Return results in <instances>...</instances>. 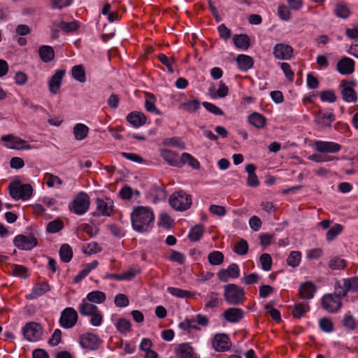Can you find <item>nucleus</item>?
I'll return each mask as SVG.
<instances>
[{"mask_svg":"<svg viewBox=\"0 0 358 358\" xmlns=\"http://www.w3.org/2000/svg\"><path fill=\"white\" fill-rule=\"evenodd\" d=\"M134 229L138 232L148 231L153 226L155 215L152 209L147 206H136L131 214Z\"/></svg>","mask_w":358,"mask_h":358,"instance_id":"obj_1","label":"nucleus"},{"mask_svg":"<svg viewBox=\"0 0 358 358\" xmlns=\"http://www.w3.org/2000/svg\"><path fill=\"white\" fill-rule=\"evenodd\" d=\"M224 298L227 303L237 306L242 304L245 300L243 288L236 284H227L224 287Z\"/></svg>","mask_w":358,"mask_h":358,"instance_id":"obj_2","label":"nucleus"},{"mask_svg":"<svg viewBox=\"0 0 358 358\" xmlns=\"http://www.w3.org/2000/svg\"><path fill=\"white\" fill-rule=\"evenodd\" d=\"M339 289H335L333 294H326L321 299V305L322 308L331 313L338 312L342 307L341 298L343 294H338Z\"/></svg>","mask_w":358,"mask_h":358,"instance_id":"obj_3","label":"nucleus"},{"mask_svg":"<svg viewBox=\"0 0 358 358\" xmlns=\"http://www.w3.org/2000/svg\"><path fill=\"white\" fill-rule=\"evenodd\" d=\"M10 194L15 200H27L31 198L33 188L30 184H23L20 180L12 182L9 185Z\"/></svg>","mask_w":358,"mask_h":358,"instance_id":"obj_4","label":"nucleus"},{"mask_svg":"<svg viewBox=\"0 0 358 358\" xmlns=\"http://www.w3.org/2000/svg\"><path fill=\"white\" fill-rule=\"evenodd\" d=\"M169 203L176 210H186L189 209L192 205V196L187 194L183 190H179L171 195Z\"/></svg>","mask_w":358,"mask_h":358,"instance_id":"obj_5","label":"nucleus"},{"mask_svg":"<svg viewBox=\"0 0 358 358\" xmlns=\"http://www.w3.org/2000/svg\"><path fill=\"white\" fill-rule=\"evenodd\" d=\"M24 338L29 342L38 341L43 334V327L35 322H27L22 329Z\"/></svg>","mask_w":358,"mask_h":358,"instance_id":"obj_6","label":"nucleus"},{"mask_svg":"<svg viewBox=\"0 0 358 358\" xmlns=\"http://www.w3.org/2000/svg\"><path fill=\"white\" fill-rule=\"evenodd\" d=\"M89 206V196L86 193L81 192L73 199L72 205L70 206V210L77 215H83L87 211Z\"/></svg>","mask_w":358,"mask_h":358,"instance_id":"obj_7","label":"nucleus"},{"mask_svg":"<svg viewBox=\"0 0 358 358\" xmlns=\"http://www.w3.org/2000/svg\"><path fill=\"white\" fill-rule=\"evenodd\" d=\"M78 313L73 308H66L61 313L59 324L65 329H70L75 326L78 321Z\"/></svg>","mask_w":358,"mask_h":358,"instance_id":"obj_8","label":"nucleus"},{"mask_svg":"<svg viewBox=\"0 0 358 358\" xmlns=\"http://www.w3.org/2000/svg\"><path fill=\"white\" fill-rule=\"evenodd\" d=\"M1 141L8 143L6 146L10 149L17 150L31 149V145L26 141L13 134L3 136Z\"/></svg>","mask_w":358,"mask_h":358,"instance_id":"obj_9","label":"nucleus"},{"mask_svg":"<svg viewBox=\"0 0 358 358\" xmlns=\"http://www.w3.org/2000/svg\"><path fill=\"white\" fill-rule=\"evenodd\" d=\"M212 345L216 352L228 351L231 347V343L227 334H216L212 340Z\"/></svg>","mask_w":358,"mask_h":358,"instance_id":"obj_10","label":"nucleus"},{"mask_svg":"<svg viewBox=\"0 0 358 358\" xmlns=\"http://www.w3.org/2000/svg\"><path fill=\"white\" fill-rule=\"evenodd\" d=\"M13 243L20 250H30L37 245L38 241L31 234L29 236L20 234L15 236Z\"/></svg>","mask_w":358,"mask_h":358,"instance_id":"obj_11","label":"nucleus"},{"mask_svg":"<svg viewBox=\"0 0 358 358\" xmlns=\"http://www.w3.org/2000/svg\"><path fill=\"white\" fill-rule=\"evenodd\" d=\"M334 288L339 289L338 294L346 296L349 291L356 292L358 290V277L343 279V285L339 282H336Z\"/></svg>","mask_w":358,"mask_h":358,"instance_id":"obj_12","label":"nucleus"},{"mask_svg":"<svg viewBox=\"0 0 358 358\" xmlns=\"http://www.w3.org/2000/svg\"><path fill=\"white\" fill-rule=\"evenodd\" d=\"M293 52L294 50L289 45L278 43L274 46L273 53L278 59L288 60L292 57Z\"/></svg>","mask_w":358,"mask_h":358,"instance_id":"obj_13","label":"nucleus"},{"mask_svg":"<svg viewBox=\"0 0 358 358\" xmlns=\"http://www.w3.org/2000/svg\"><path fill=\"white\" fill-rule=\"evenodd\" d=\"M99 338L94 334H85L81 336L80 339V344L82 348L91 350L98 349L100 345Z\"/></svg>","mask_w":358,"mask_h":358,"instance_id":"obj_14","label":"nucleus"},{"mask_svg":"<svg viewBox=\"0 0 358 358\" xmlns=\"http://www.w3.org/2000/svg\"><path fill=\"white\" fill-rule=\"evenodd\" d=\"M354 84L352 81L342 80L340 87L342 88L341 94L343 99L346 102H355L357 96L355 90L350 86Z\"/></svg>","mask_w":358,"mask_h":358,"instance_id":"obj_15","label":"nucleus"},{"mask_svg":"<svg viewBox=\"0 0 358 358\" xmlns=\"http://www.w3.org/2000/svg\"><path fill=\"white\" fill-rule=\"evenodd\" d=\"M355 66L353 59L344 57L338 62L336 69L342 75H350L355 71Z\"/></svg>","mask_w":358,"mask_h":358,"instance_id":"obj_16","label":"nucleus"},{"mask_svg":"<svg viewBox=\"0 0 358 358\" xmlns=\"http://www.w3.org/2000/svg\"><path fill=\"white\" fill-rule=\"evenodd\" d=\"M64 75V70H57L55 74L51 76L48 82V88L50 93L57 94L59 92Z\"/></svg>","mask_w":358,"mask_h":358,"instance_id":"obj_17","label":"nucleus"},{"mask_svg":"<svg viewBox=\"0 0 358 358\" xmlns=\"http://www.w3.org/2000/svg\"><path fill=\"white\" fill-rule=\"evenodd\" d=\"M160 155L170 166H182V155L180 157L177 153L166 149L161 150Z\"/></svg>","mask_w":358,"mask_h":358,"instance_id":"obj_18","label":"nucleus"},{"mask_svg":"<svg viewBox=\"0 0 358 358\" xmlns=\"http://www.w3.org/2000/svg\"><path fill=\"white\" fill-rule=\"evenodd\" d=\"M315 148L320 152L336 153L340 151L341 146L340 144L331 141H316Z\"/></svg>","mask_w":358,"mask_h":358,"instance_id":"obj_19","label":"nucleus"},{"mask_svg":"<svg viewBox=\"0 0 358 358\" xmlns=\"http://www.w3.org/2000/svg\"><path fill=\"white\" fill-rule=\"evenodd\" d=\"M316 290L315 285L310 281H307L300 285L299 296L302 299L309 300L314 297Z\"/></svg>","mask_w":358,"mask_h":358,"instance_id":"obj_20","label":"nucleus"},{"mask_svg":"<svg viewBox=\"0 0 358 358\" xmlns=\"http://www.w3.org/2000/svg\"><path fill=\"white\" fill-rule=\"evenodd\" d=\"M334 120L335 115L333 113L320 111L315 116V122L321 129L331 127Z\"/></svg>","mask_w":358,"mask_h":358,"instance_id":"obj_21","label":"nucleus"},{"mask_svg":"<svg viewBox=\"0 0 358 358\" xmlns=\"http://www.w3.org/2000/svg\"><path fill=\"white\" fill-rule=\"evenodd\" d=\"M175 353L178 358H199L194 348L187 343L178 345Z\"/></svg>","mask_w":358,"mask_h":358,"instance_id":"obj_22","label":"nucleus"},{"mask_svg":"<svg viewBox=\"0 0 358 358\" xmlns=\"http://www.w3.org/2000/svg\"><path fill=\"white\" fill-rule=\"evenodd\" d=\"M223 317L227 322L236 323L243 317V311L238 308H229L224 312Z\"/></svg>","mask_w":358,"mask_h":358,"instance_id":"obj_23","label":"nucleus"},{"mask_svg":"<svg viewBox=\"0 0 358 358\" xmlns=\"http://www.w3.org/2000/svg\"><path fill=\"white\" fill-rule=\"evenodd\" d=\"M148 197L152 201V202L157 203L166 199V192L162 187L153 185L148 192Z\"/></svg>","mask_w":358,"mask_h":358,"instance_id":"obj_24","label":"nucleus"},{"mask_svg":"<svg viewBox=\"0 0 358 358\" xmlns=\"http://www.w3.org/2000/svg\"><path fill=\"white\" fill-rule=\"evenodd\" d=\"M146 116L144 113L138 111H134L129 113L127 116V120L134 127H140L146 122Z\"/></svg>","mask_w":358,"mask_h":358,"instance_id":"obj_25","label":"nucleus"},{"mask_svg":"<svg viewBox=\"0 0 358 358\" xmlns=\"http://www.w3.org/2000/svg\"><path fill=\"white\" fill-rule=\"evenodd\" d=\"M50 289V287L48 283L45 282L36 283L31 293L27 296L28 299H36L40 296L43 295Z\"/></svg>","mask_w":358,"mask_h":358,"instance_id":"obj_26","label":"nucleus"},{"mask_svg":"<svg viewBox=\"0 0 358 358\" xmlns=\"http://www.w3.org/2000/svg\"><path fill=\"white\" fill-rule=\"evenodd\" d=\"M38 54L42 62L48 63L55 58V51L50 45H42L38 49Z\"/></svg>","mask_w":358,"mask_h":358,"instance_id":"obj_27","label":"nucleus"},{"mask_svg":"<svg viewBox=\"0 0 358 358\" xmlns=\"http://www.w3.org/2000/svg\"><path fill=\"white\" fill-rule=\"evenodd\" d=\"M96 209L102 215H110L112 211V201L107 199L104 201L100 198H97Z\"/></svg>","mask_w":358,"mask_h":358,"instance_id":"obj_28","label":"nucleus"},{"mask_svg":"<svg viewBox=\"0 0 358 358\" xmlns=\"http://www.w3.org/2000/svg\"><path fill=\"white\" fill-rule=\"evenodd\" d=\"M236 62L238 68L243 71H247L250 69L254 64L252 58L245 55H238Z\"/></svg>","mask_w":358,"mask_h":358,"instance_id":"obj_29","label":"nucleus"},{"mask_svg":"<svg viewBox=\"0 0 358 358\" xmlns=\"http://www.w3.org/2000/svg\"><path fill=\"white\" fill-rule=\"evenodd\" d=\"M78 310L82 315L90 316L99 310L98 307L84 299L79 305Z\"/></svg>","mask_w":358,"mask_h":358,"instance_id":"obj_30","label":"nucleus"},{"mask_svg":"<svg viewBox=\"0 0 358 358\" xmlns=\"http://www.w3.org/2000/svg\"><path fill=\"white\" fill-rule=\"evenodd\" d=\"M234 45L236 48L247 50L250 47V38L247 34H236L233 37Z\"/></svg>","mask_w":358,"mask_h":358,"instance_id":"obj_31","label":"nucleus"},{"mask_svg":"<svg viewBox=\"0 0 358 358\" xmlns=\"http://www.w3.org/2000/svg\"><path fill=\"white\" fill-rule=\"evenodd\" d=\"M145 109L151 113H155L156 114H159V110L155 106L156 97L155 96L150 92H145Z\"/></svg>","mask_w":358,"mask_h":358,"instance_id":"obj_32","label":"nucleus"},{"mask_svg":"<svg viewBox=\"0 0 358 358\" xmlns=\"http://www.w3.org/2000/svg\"><path fill=\"white\" fill-rule=\"evenodd\" d=\"M88 131V127L82 123L76 124L73 129L74 137L78 141L84 139L87 136Z\"/></svg>","mask_w":358,"mask_h":358,"instance_id":"obj_33","label":"nucleus"},{"mask_svg":"<svg viewBox=\"0 0 358 358\" xmlns=\"http://www.w3.org/2000/svg\"><path fill=\"white\" fill-rule=\"evenodd\" d=\"M249 122L258 129H262L266 124V118L258 113H253L248 116Z\"/></svg>","mask_w":358,"mask_h":358,"instance_id":"obj_34","label":"nucleus"},{"mask_svg":"<svg viewBox=\"0 0 358 358\" xmlns=\"http://www.w3.org/2000/svg\"><path fill=\"white\" fill-rule=\"evenodd\" d=\"M335 15L340 18L347 19L350 15V9L348 5L344 2H341L335 6Z\"/></svg>","mask_w":358,"mask_h":358,"instance_id":"obj_35","label":"nucleus"},{"mask_svg":"<svg viewBox=\"0 0 358 358\" xmlns=\"http://www.w3.org/2000/svg\"><path fill=\"white\" fill-rule=\"evenodd\" d=\"M167 292L171 295L181 299L190 298L194 295V293L189 291L183 290L182 289L173 287H169L167 288Z\"/></svg>","mask_w":358,"mask_h":358,"instance_id":"obj_36","label":"nucleus"},{"mask_svg":"<svg viewBox=\"0 0 358 358\" xmlns=\"http://www.w3.org/2000/svg\"><path fill=\"white\" fill-rule=\"evenodd\" d=\"M59 257L62 262H69L73 257V250L69 245L63 244L59 249Z\"/></svg>","mask_w":358,"mask_h":358,"instance_id":"obj_37","label":"nucleus"},{"mask_svg":"<svg viewBox=\"0 0 358 358\" xmlns=\"http://www.w3.org/2000/svg\"><path fill=\"white\" fill-rule=\"evenodd\" d=\"M204 227L202 224H197L191 229L189 233V238L194 242L198 241L203 236Z\"/></svg>","mask_w":358,"mask_h":358,"instance_id":"obj_38","label":"nucleus"},{"mask_svg":"<svg viewBox=\"0 0 358 358\" xmlns=\"http://www.w3.org/2000/svg\"><path fill=\"white\" fill-rule=\"evenodd\" d=\"M71 73L73 78L80 83L86 81L85 71L82 65L74 66L71 69Z\"/></svg>","mask_w":358,"mask_h":358,"instance_id":"obj_39","label":"nucleus"},{"mask_svg":"<svg viewBox=\"0 0 358 358\" xmlns=\"http://www.w3.org/2000/svg\"><path fill=\"white\" fill-rule=\"evenodd\" d=\"M115 325L118 331L121 334H127L132 331L130 321L124 318L117 320Z\"/></svg>","mask_w":358,"mask_h":358,"instance_id":"obj_40","label":"nucleus"},{"mask_svg":"<svg viewBox=\"0 0 358 358\" xmlns=\"http://www.w3.org/2000/svg\"><path fill=\"white\" fill-rule=\"evenodd\" d=\"M106 298V294L103 292L93 291L87 295L86 299L90 302L101 303L105 301Z\"/></svg>","mask_w":358,"mask_h":358,"instance_id":"obj_41","label":"nucleus"},{"mask_svg":"<svg viewBox=\"0 0 358 358\" xmlns=\"http://www.w3.org/2000/svg\"><path fill=\"white\" fill-rule=\"evenodd\" d=\"M301 259V252L292 251L287 259V264L288 266H292V268H296L299 265Z\"/></svg>","mask_w":358,"mask_h":358,"instance_id":"obj_42","label":"nucleus"},{"mask_svg":"<svg viewBox=\"0 0 358 358\" xmlns=\"http://www.w3.org/2000/svg\"><path fill=\"white\" fill-rule=\"evenodd\" d=\"M309 310L308 304L299 303L295 305L292 309V313L294 318H301L303 316L304 313Z\"/></svg>","mask_w":358,"mask_h":358,"instance_id":"obj_43","label":"nucleus"},{"mask_svg":"<svg viewBox=\"0 0 358 358\" xmlns=\"http://www.w3.org/2000/svg\"><path fill=\"white\" fill-rule=\"evenodd\" d=\"M200 107V103L198 100H191L182 103L180 105V108L188 113H194Z\"/></svg>","mask_w":358,"mask_h":358,"instance_id":"obj_44","label":"nucleus"},{"mask_svg":"<svg viewBox=\"0 0 358 358\" xmlns=\"http://www.w3.org/2000/svg\"><path fill=\"white\" fill-rule=\"evenodd\" d=\"M343 230L341 224H335L326 234V239L328 242L334 240Z\"/></svg>","mask_w":358,"mask_h":358,"instance_id":"obj_45","label":"nucleus"},{"mask_svg":"<svg viewBox=\"0 0 358 358\" xmlns=\"http://www.w3.org/2000/svg\"><path fill=\"white\" fill-rule=\"evenodd\" d=\"M182 166L186 163L194 169H199L200 167L199 162L189 153L184 152L182 154Z\"/></svg>","mask_w":358,"mask_h":358,"instance_id":"obj_46","label":"nucleus"},{"mask_svg":"<svg viewBox=\"0 0 358 358\" xmlns=\"http://www.w3.org/2000/svg\"><path fill=\"white\" fill-rule=\"evenodd\" d=\"M208 260L211 265H220L224 261V255L220 251H213L208 254Z\"/></svg>","mask_w":358,"mask_h":358,"instance_id":"obj_47","label":"nucleus"},{"mask_svg":"<svg viewBox=\"0 0 358 358\" xmlns=\"http://www.w3.org/2000/svg\"><path fill=\"white\" fill-rule=\"evenodd\" d=\"M64 228V223L59 220L50 222L46 227L47 231L51 234L57 233Z\"/></svg>","mask_w":358,"mask_h":358,"instance_id":"obj_48","label":"nucleus"},{"mask_svg":"<svg viewBox=\"0 0 358 358\" xmlns=\"http://www.w3.org/2000/svg\"><path fill=\"white\" fill-rule=\"evenodd\" d=\"M59 27L64 31L73 32L79 28V24L76 20L70 22L62 21L59 24Z\"/></svg>","mask_w":358,"mask_h":358,"instance_id":"obj_49","label":"nucleus"},{"mask_svg":"<svg viewBox=\"0 0 358 358\" xmlns=\"http://www.w3.org/2000/svg\"><path fill=\"white\" fill-rule=\"evenodd\" d=\"M319 327L322 331L330 333L334 330V324L329 318L322 317L319 321Z\"/></svg>","mask_w":358,"mask_h":358,"instance_id":"obj_50","label":"nucleus"},{"mask_svg":"<svg viewBox=\"0 0 358 358\" xmlns=\"http://www.w3.org/2000/svg\"><path fill=\"white\" fill-rule=\"evenodd\" d=\"M345 260L338 257H334L329 262V267L333 270L343 269L345 268Z\"/></svg>","mask_w":358,"mask_h":358,"instance_id":"obj_51","label":"nucleus"},{"mask_svg":"<svg viewBox=\"0 0 358 358\" xmlns=\"http://www.w3.org/2000/svg\"><path fill=\"white\" fill-rule=\"evenodd\" d=\"M234 251L239 255H245L248 252V244L244 239H241L234 245Z\"/></svg>","mask_w":358,"mask_h":358,"instance_id":"obj_52","label":"nucleus"},{"mask_svg":"<svg viewBox=\"0 0 358 358\" xmlns=\"http://www.w3.org/2000/svg\"><path fill=\"white\" fill-rule=\"evenodd\" d=\"M262 268L264 271H270L272 266V259L269 254L264 253L259 257Z\"/></svg>","mask_w":358,"mask_h":358,"instance_id":"obj_53","label":"nucleus"},{"mask_svg":"<svg viewBox=\"0 0 358 358\" xmlns=\"http://www.w3.org/2000/svg\"><path fill=\"white\" fill-rule=\"evenodd\" d=\"M229 94V87L223 81L219 82V86L217 90L214 94H212L213 98H224L226 97Z\"/></svg>","mask_w":358,"mask_h":358,"instance_id":"obj_54","label":"nucleus"},{"mask_svg":"<svg viewBox=\"0 0 358 358\" xmlns=\"http://www.w3.org/2000/svg\"><path fill=\"white\" fill-rule=\"evenodd\" d=\"M44 179L46 180V184L49 187H53L55 183L59 185L62 184V180L57 176L50 173H46L44 176Z\"/></svg>","mask_w":358,"mask_h":358,"instance_id":"obj_55","label":"nucleus"},{"mask_svg":"<svg viewBox=\"0 0 358 358\" xmlns=\"http://www.w3.org/2000/svg\"><path fill=\"white\" fill-rule=\"evenodd\" d=\"M158 59L164 65H165L167 67L170 73H173L174 69L173 68V64L175 63L173 58H171V59H170L164 54L160 53L158 55Z\"/></svg>","mask_w":358,"mask_h":358,"instance_id":"obj_56","label":"nucleus"},{"mask_svg":"<svg viewBox=\"0 0 358 358\" xmlns=\"http://www.w3.org/2000/svg\"><path fill=\"white\" fill-rule=\"evenodd\" d=\"M343 325L349 330H354L356 327L355 320L350 314H345L343 320Z\"/></svg>","mask_w":358,"mask_h":358,"instance_id":"obj_57","label":"nucleus"},{"mask_svg":"<svg viewBox=\"0 0 358 358\" xmlns=\"http://www.w3.org/2000/svg\"><path fill=\"white\" fill-rule=\"evenodd\" d=\"M14 275L26 278L28 269L22 265L14 264L11 267Z\"/></svg>","mask_w":358,"mask_h":358,"instance_id":"obj_58","label":"nucleus"},{"mask_svg":"<svg viewBox=\"0 0 358 358\" xmlns=\"http://www.w3.org/2000/svg\"><path fill=\"white\" fill-rule=\"evenodd\" d=\"M259 280V275L257 273H253L249 275L245 274L241 278L242 282L247 285L256 284Z\"/></svg>","mask_w":358,"mask_h":358,"instance_id":"obj_59","label":"nucleus"},{"mask_svg":"<svg viewBox=\"0 0 358 358\" xmlns=\"http://www.w3.org/2000/svg\"><path fill=\"white\" fill-rule=\"evenodd\" d=\"M218 296V293L210 292L209 294L210 301L206 304L205 309L217 307L220 303Z\"/></svg>","mask_w":358,"mask_h":358,"instance_id":"obj_60","label":"nucleus"},{"mask_svg":"<svg viewBox=\"0 0 358 358\" xmlns=\"http://www.w3.org/2000/svg\"><path fill=\"white\" fill-rule=\"evenodd\" d=\"M203 107L210 113L216 115H223L224 112L223 110L217 107V106L214 105L213 103H209V102H203Z\"/></svg>","mask_w":358,"mask_h":358,"instance_id":"obj_61","label":"nucleus"},{"mask_svg":"<svg viewBox=\"0 0 358 358\" xmlns=\"http://www.w3.org/2000/svg\"><path fill=\"white\" fill-rule=\"evenodd\" d=\"M114 302L115 306L120 308L126 307L129 303L128 297L123 294H117Z\"/></svg>","mask_w":358,"mask_h":358,"instance_id":"obj_62","label":"nucleus"},{"mask_svg":"<svg viewBox=\"0 0 358 358\" xmlns=\"http://www.w3.org/2000/svg\"><path fill=\"white\" fill-rule=\"evenodd\" d=\"M62 340V331L57 329L54 331L51 338L48 341V344L51 346H57Z\"/></svg>","mask_w":358,"mask_h":358,"instance_id":"obj_63","label":"nucleus"},{"mask_svg":"<svg viewBox=\"0 0 358 358\" xmlns=\"http://www.w3.org/2000/svg\"><path fill=\"white\" fill-rule=\"evenodd\" d=\"M320 98L323 101L333 103L336 100V96L332 90H326L321 92Z\"/></svg>","mask_w":358,"mask_h":358,"instance_id":"obj_64","label":"nucleus"}]
</instances>
